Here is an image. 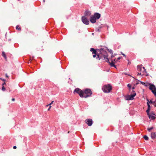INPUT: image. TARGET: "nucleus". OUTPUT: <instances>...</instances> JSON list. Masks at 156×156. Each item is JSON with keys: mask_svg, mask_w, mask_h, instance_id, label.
<instances>
[{"mask_svg": "<svg viewBox=\"0 0 156 156\" xmlns=\"http://www.w3.org/2000/svg\"><path fill=\"white\" fill-rule=\"evenodd\" d=\"M122 58V57L121 56L120 57H119L117 59H116L115 58V61H114V62H115V63H116L117 62H120V61H119V60H120Z\"/></svg>", "mask_w": 156, "mask_h": 156, "instance_id": "obj_20", "label": "nucleus"}, {"mask_svg": "<svg viewBox=\"0 0 156 156\" xmlns=\"http://www.w3.org/2000/svg\"><path fill=\"white\" fill-rule=\"evenodd\" d=\"M113 58V57L111 55V57H110L109 58H108L109 60H109H111V62H114V61H115V59H112Z\"/></svg>", "mask_w": 156, "mask_h": 156, "instance_id": "obj_18", "label": "nucleus"}, {"mask_svg": "<svg viewBox=\"0 0 156 156\" xmlns=\"http://www.w3.org/2000/svg\"><path fill=\"white\" fill-rule=\"evenodd\" d=\"M117 54L116 53H114V54H112L111 55L113 58L115 57L116 55H117Z\"/></svg>", "mask_w": 156, "mask_h": 156, "instance_id": "obj_31", "label": "nucleus"}, {"mask_svg": "<svg viewBox=\"0 0 156 156\" xmlns=\"http://www.w3.org/2000/svg\"><path fill=\"white\" fill-rule=\"evenodd\" d=\"M0 80H1L3 81H6V80L4 79H3L1 77H0Z\"/></svg>", "mask_w": 156, "mask_h": 156, "instance_id": "obj_33", "label": "nucleus"}, {"mask_svg": "<svg viewBox=\"0 0 156 156\" xmlns=\"http://www.w3.org/2000/svg\"><path fill=\"white\" fill-rule=\"evenodd\" d=\"M139 83V82H137L135 84V85H138V84Z\"/></svg>", "mask_w": 156, "mask_h": 156, "instance_id": "obj_42", "label": "nucleus"}, {"mask_svg": "<svg viewBox=\"0 0 156 156\" xmlns=\"http://www.w3.org/2000/svg\"><path fill=\"white\" fill-rule=\"evenodd\" d=\"M17 148V147L16 146H14L13 147V148L14 149H15L16 148Z\"/></svg>", "mask_w": 156, "mask_h": 156, "instance_id": "obj_38", "label": "nucleus"}, {"mask_svg": "<svg viewBox=\"0 0 156 156\" xmlns=\"http://www.w3.org/2000/svg\"><path fill=\"white\" fill-rule=\"evenodd\" d=\"M11 40V39H9L8 41H10Z\"/></svg>", "mask_w": 156, "mask_h": 156, "instance_id": "obj_46", "label": "nucleus"}, {"mask_svg": "<svg viewBox=\"0 0 156 156\" xmlns=\"http://www.w3.org/2000/svg\"><path fill=\"white\" fill-rule=\"evenodd\" d=\"M129 64H130V62H128V65H129Z\"/></svg>", "mask_w": 156, "mask_h": 156, "instance_id": "obj_47", "label": "nucleus"}, {"mask_svg": "<svg viewBox=\"0 0 156 156\" xmlns=\"http://www.w3.org/2000/svg\"><path fill=\"white\" fill-rule=\"evenodd\" d=\"M73 93L78 94L81 98H87L90 97L92 94V92L90 89L86 88L83 90H81L79 88H75Z\"/></svg>", "mask_w": 156, "mask_h": 156, "instance_id": "obj_2", "label": "nucleus"}, {"mask_svg": "<svg viewBox=\"0 0 156 156\" xmlns=\"http://www.w3.org/2000/svg\"><path fill=\"white\" fill-rule=\"evenodd\" d=\"M154 107H156V102L154 104Z\"/></svg>", "mask_w": 156, "mask_h": 156, "instance_id": "obj_43", "label": "nucleus"}, {"mask_svg": "<svg viewBox=\"0 0 156 156\" xmlns=\"http://www.w3.org/2000/svg\"><path fill=\"white\" fill-rule=\"evenodd\" d=\"M146 73V75H145V76H147L149 75V74L148 73Z\"/></svg>", "mask_w": 156, "mask_h": 156, "instance_id": "obj_41", "label": "nucleus"}, {"mask_svg": "<svg viewBox=\"0 0 156 156\" xmlns=\"http://www.w3.org/2000/svg\"><path fill=\"white\" fill-rule=\"evenodd\" d=\"M98 47L104 48L105 49V51H106V50H107L108 52H109L111 53V55L113 54V51L111 49H108V48L106 46H103L102 45H100Z\"/></svg>", "mask_w": 156, "mask_h": 156, "instance_id": "obj_11", "label": "nucleus"}, {"mask_svg": "<svg viewBox=\"0 0 156 156\" xmlns=\"http://www.w3.org/2000/svg\"><path fill=\"white\" fill-rule=\"evenodd\" d=\"M6 90L7 91H9V92H11V91H12V90L10 89L9 88V87H6Z\"/></svg>", "mask_w": 156, "mask_h": 156, "instance_id": "obj_30", "label": "nucleus"}, {"mask_svg": "<svg viewBox=\"0 0 156 156\" xmlns=\"http://www.w3.org/2000/svg\"><path fill=\"white\" fill-rule=\"evenodd\" d=\"M85 122L89 126H91L92 125L93 123V121L91 119H87L85 120Z\"/></svg>", "mask_w": 156, "mask_h": 156, "instance_id": "obj_9", "label": "nucleus"}, {"mask_svg": "<svg viewBox=\"0 0 156 156\" xmlns=\"http://www.w3.org/2000/svg\"><path fill=\"white\" fill-rule=\"evenodd\" d=\"M127 87L129 88V91H130L131 89V85L129 83L127 85Z\"/></svg>", "mask_w": 156, "mask_h": 156, "instance_id": "obj_22", "label": "nucleus"}, {"mask_svg": "<svg viewBox=\"0 0 156 156\" xmlns=\"http://www.w3.org/2000/svg\"><path fill=\"white\" fill-rule=\"evenodd\" d=\"M96 31L98 32H100V30L98 28L96 30Z\"/></svg>", "mask_w": 156, "mask_h": 156, "instance_id": "obj_36", "label": "nucleus"}, {"mask_svg": "<svg viewBox=\"0 0 156 156\" xmlns=\"http://www.w3.org/2000/svg\"><path fill=\"white\" fill-rule=\"evenodd\" d=\"M144 75H145V74L144 73L142 74L141 73H138L137 74V76H138L139 75H141V76H143Z\"/></svg>", "mask_w": 156, "mask_h": 156, "instance_id": "obj_28", "label": "nucleus"}, {"mask_svg": "<svg viewBox=\"0 0 156 156\" xmlns=\"http://www.w3.org/2000/svg\"><path fill=\"white\" fill-rule=\"evenodd\" d=\"M151 137L153 139H154L156 138V132H152L151 133Z\"/></svg>", "mask_w": 156, "mask_h": 156, "instance_id": "obj_15", "label": "nucleus"}, {"mask_svg": "<svg viewBox=\"0 0 156 156\" xmlns=\"http://www.w3.org/2000/svg\"><path fill=\"white\" fill-rule=\"evenodd\" d=\"M142 65H138L137 66V69L138 71H141L142 73L143 69H142Z\"/></svg>", "mask_w": 156, "mask_h": 156, "instance_id": "obj_16", "label": "nucleus"}, {"mask_svg": "<svg viewBox=\"0 0 156 156\" xmlns=\"http://www.w3.org/2000/svg\"><path fill=\"white\" fill-rule=\"evenodd\" d=\"M81 21L83 23L86 25H88L89 24V21L87 18L85 16H82L81 17Z\"/></svg>", "mask_w": 156, "mask_h": 156, "instance_id": "obj_7", "label": "nucleus"}, {"mask_svg": "<svg viewBox=\"0 0 156 156\" xmlns=\"http://www.w3.org/2000/svg\"><path fill=\"white\" fill-rule=\"evenodd\" d=\"M135 85L134 84L133 86L132 87V90H134V89L135 88Z\"/></svg>", "mask_w": 156, "mask_h": 156, "instance_id": "obj_34", "label": "nucleus"}, {"mask_svg": "<svg viewBox=\"0 0 156 156\" xmlns=\"http://www.w3.org/2000/svg\"><path fill=\"white\" fill-rule=\"evenodd\" d=\"M156 101H153L152 102V104H155V103H156Z\"/></svg>", "mask_w": 156, "mask_h": 156, "instance_id": "obj_40", "label": "nucleus"}, {"mask_svg": "<svg viewBox=\"0 0 156 156\" xmlns=\"http://www.w3.org/2000/svg\"><path fill=\"white\" fill-rule=\"evenodd\" d=\"M147 110H146V112L147 114H148L149 112H150V111L151 109V106L150 104H149L148 102L147 103Z\"/></svg>", "mask_w": 156, "mask_h": 156, "instance_id": "obj_12", "label": "nucleus"}, {"mask_svg": "<svg viewBox=\"0 0 156 156\" xmlns=\"http://www.w3.org/2000/svg\"><path fill=\"white\" fill-rule=\"evenodd\" d=\"M137 80L139 82H140V83L141 84H142V85H144V84H145V83L144 82H142V81H141L138 80Z\"/></svg>", "mask_w": 156, "mask_h": 156, "instance_id": "obj_29", "label": "nucleus"}, {"mask_svg": "<svg viewBox=\"0 0 156 156\" xmlns=\"http://www.w3.org/2000/svg\"><path fill=\"white\" fill-rule=\"evenodd\" d=\"M153 99H151L150 101L147 98H146V100L147 101V102H148L149 104H152V102L153 101H152Z\"/></svg>", "mask_w": 156, "mask_h": 156, "instance_id": "obj_19", "label": "nucleus"}, {"mask_svg": "<svg viewBox=\"0 0 156 156\" xmlns=\"http://www.w3.org/2000/svg\"><path fill=\"white\" fill-rule=\"evenodd\" d=\"M143 137L145 140H149V138L148 136L146 135L144 136Z\"/></svg>", "mask_w": 156, "mask_h": 156, "instance_id": "obj_21", "label": "nucleus"}, {"mask_svg": "<svg viewBox=\"0 0 156 156\" xmlns=\"http://www.w3.org/2000/svg\"><path fill=\"white\" fill-rule=\"evenodd\" d=\"M16 30H21V27H20L18 25H17L16 26Z\"/></svg>", "mask_w": 156, "mask_h": 156, "instance_id": "obj_26", "label": "nucleus"}, {"mask_svg": "<svg viewBox=\"0 0 156 156\" xmlns=\"http://www.w3.org/2000/svg\"><path fill=\"white\" fill-rule=\"evenodd\" d=\"M151 84V83H145V84L144 85L146 87L149 86Z\"/></svg>", "mask_w": 156, "mask_h": 156, "instance_id": "obj_25", "label": "nucleus"}, {"mask_svg": "<svg viewBox=\"0 0 156 156\" xmlns=\"http://www.w3.org/2000/svg\"><path fill=\"white\" fill-rule=\"evenodd\" d=\"M49 106H49V107L48 108V111H49V110H50V109L51 108V105H49Z\"/></svg>", "mask_w": 156, "mask_h": 156, "instance_id": "obj_37", "label": "nucleus"}, {"mask_svg": "<svg viewBox=\"0 0 156 156\" xmlns=\"http://www.w3.org/2000/svg\"><path fill=\"white\" fill-rule=\"evenodd\" d=\"M154 129V127H151L150 128H148L147 129V131L149 132H150L151 131V130L153 129Z\"/></svg>", "mask_w": 156, "mask_h": 156, "instance_id": "obj_23", "label": "nucleus"}, {"mask_svg": "<svg viewBox=\"0 0 156 156\" xmlns=\"http://www.w3.org/2000/svg\"><path fill=\"white\" fill-rule=\"evenodd\" d=\"M125 74L126 75H129V76H130V75L128 74L127 73H125Z\"/></svg>", "mask_w": 156, "mask_h": 156, "instance_id": "obj_44", "label": "nucleus"}, {"mask_svg": "<svg viewBox=\"0 0 156 156\" xmlns=\"http://www.w3.org/2000/svg\"><path fill=\"white\" fill-rule=\"evenodd\" d=\"M120 53L124 56L125 57H126V56L122 52H121Z\"/></svg>", "mask_w": 156, "mask_h": 156, "instance_id": "obj_32", "label": "nucleus"}, {"mask_svg": "<svg viewBox=\"0 0 156 156\" xmlns=\"http://www.w3.org/2000/svg\"><path fill=\"white\" fill-rule=\"evenodd\" d=\"M147 114L149 119L152 120H154L156 118V115L153 111H151L150 113L149 112Z\"/></svg>", "mask_w": 156, "mask_h": 156, "instance_id": "obj_5", "label": "nucleus"}, {"mask_svg": "<svg viewBox=\"0 0 156 156\" xmlns=\"http://www.w3.org/2000/svg\"><path fill=\"white\" fill-rule=\"evenodd\" d=\"M102 89L104 93H109L112 90V87L111 84H108L104 85Z\"/></svg>", "mask_w": 156, "mask_h": 156, "instance_id": "obj_4", "label": "nucleus"}, {"mask_svg": "<svg viewBox=\"0 0 156 156\" xmlns=\"http://www.w3.org/2000/svg\"><path fill=\"white\" fill-rule=\"evenodd\" d=\"M12 101H15V98H12Z\"/></svg>", "mask_w": 156, "mask_h": 156, "instance_id": "obj_39", "label": "nucleus"}, {"mask_svg": "<svg viewBox=\"0 0 156 156\" xmlns=\"http://www.w3.org/2000/svg\"><path fill=\"white\" fill-rule=\"evenodd\" d=\"M135 96V94L128 95L125 96V99L126 100L130 101L133 100L134 99V98Z\"/></svg>", "mask_w": 156, "mask_h": 156, "instance_id": "obj_8", "label": "nucleus"}, {"mask_svg": "<svg viewBox=\"0 0 156 156\" xmlns=\"http://www.w3.org/2000/svg\"><path fill=\"white\" fill-rule=\"evenodd\" d=\"M11 55V56H12V55L11 54H10V55Z\"/></svg>", "mask_w": 156, "mask_h": 156, "instance_id": "obj_48", "label": "nucleus"}, {"mask_svg": "<svg viewBox=\"0 0 156 156\" xmlns=\"http://www.w3.org/2000/svg\"><path fill=\"white\" fill-rule=\"evenodd\" d=\"M84 16L85 17L87 16H90L91 15V12L88 10H86L84 12Z\"/></svg>", "mask_w": 156, "mask_h": 156, "instance_id": "obj_13", "label": "nucleus"}, {"mask_svg": "<svg viewBox=\"0 0 156 156\" xmlns=\"http://www.w3.org/2000/svg\"><path fill=\"white\" fill-rule=\"evenodd\" d=\"M2 56L4 58L5 61H7V57L6 55L5 52L3 51H2Z\"/></svg>", "mask_w": 156, "mask_h": 156, "instance_id": "obj_17", "label": "nucleus"}, {"mask_svg": "<svg viewBox=\"0 0 156 156\" xmlns=\"http://www.w3.org/2000/svg\"><path fill=\"white\" fill-rule=\"evenodd\" d=\"M5 76H6V77H8V76L7 75V74H5Z\"/></svg>", "mask_w": 156, "mask_h": 156, "instance_id": "obj_45", "label": "nucleus"}, {"mask_svg": "<svg viewBox=\"0 0 156 156\" xmlns=\"http://www.w3.org/2000/svg\"><path fill=\"white\" fill-rule=\"evenodd\" d=\"M90 51L92 52L93 58H95L98 60H105L106 58H107V57H108L107 51H105L104 48H101L98 49H95L91 48Z\"/></svg>", "mask_w": 156, "mask_h": 156, "instance_id": "obj_1", "label": "nucleus"}, {"mask_svg": "<svg viewBox=\"0 0 156 156\" xmlns=\"http://www.w3.org/2000/svg\"><path fill=\"white\" fill-rule=\"evenodd\" d=\"M101 16V15L100 13L98 12H95L94 14L91 16L90 18V21L92 23H95L97 20L99 19Z\"/></svg>", "mask_w": 156, "mask_h": 156, "instance_id": "obj_3", "label": "nucleus"}, {"mask_svg": "<svg viewBox=\"0 0 156 156\" xmlns=\"http://www.w3.org/2000/svg\"><path fill=\"white\" fill-rule=\"evenodd\" d=\"M3 81V83L2 84V87L1 90L2 91H4L6 90V88L4 87V85H5L6 84L5 83V81Z\"/></svg>", "mask_w": 156, "mask_h": 156, "instance_id": "obj_14", "label": "nucleus"}, {"mask_svg": "<svg viewBox=\"0 0 156 156\" xmlns=\"http://www.w3.org/2000/svg\"><path fill=\"white\" fill-rule=\"evenodd\" d=\"M53 102H54V101H51V103H50L48 105H47V106H48L49 105H51L52 104H53Z\"/></svg>", "mask_w": 156, "mask_h": 156, "instance_id": "obj_35", "label": "nucleus"}, {"mask_svg": "<svg viewBox=\"0 0 156 156\" xmlns=\"http://www.w3.org/2000/svg\"><path fill=\"white\" fill-rule=\"evenodd\" d=\"M149 89L154 94L156 93V87L153 84L151 83L149 87Z\"/></svg>", "mask_w": 156, "mask_h": 156, "instance_id": "obj_6", "label": "nucleus"}, {"mask_svg": "<svg viewBox=\"0 0 156 156\" xmlns=\"http://www.w3.org/2000/svg\"><path fill=\"white\" fill-rule=\"evenodd\" d=\"M142 69H143V71H142V73H147V72L146 71V69H145V68L144 67H142Z\"/></svg>", "mask_w": 156, "mask_h": 156, "instance_id": "obj_24", "label": "nucleus"}, {"mask_svg": "<svg viewBox=\"0 0 156 156\" xmlns=\"http://www.w3.org/2000/svg\"><path fill=\"white\" fill-rule=\"evenodd\" d=\"M105 62H107L110 65L111 67H114L115 68L117 69L116 66L115 65V62H110L109 60L108 57H107V58H106Z\"/></svg>", "mask_w": 156, "mask_h": 156, "instance_id": "obj_10", "label": "nucleus"}, {"mask_svg": "<svg viewBox=\"0 0 156 156\" xmlns=\"http://www.w3.org/2000/svg\"><path fill=\"white\" fill-rule=\"evenodd\" d=\"M94 34L93 33H92V35H93Z\"/></svg>", "mask_w": 156, "mask_h": 156, "instance_id": "obj_49", "label": "nucleus"}, {"mask_svg": "<svg viewBox=\"0 0 156 156\" xmlns=\"http://www.w3.org/2000/svg\"><path fill=\"white\" fill-rule=\"evenodd\" d=\"M43 2H45V0H43Z\"/></svg>", "mask_w": 156, "mask_h": 156, "instance_id": "obj_50", "label": "nucleus"}, {"mask_svg": "<svg viewBox=\"0 0 156 156\" xmlns=\"http://www.w3.org/2000/svg\"><path fill=\"white\" fill-rule=\"evenodd\" d=\"M135 94V96H136V92L135 91L133 90H132V92H131V94Z\"/></svg>", "mask_w": 156, "mask_h": 156, "instance_id": "obj_27", "label": "nucleus"}]
</instances>
